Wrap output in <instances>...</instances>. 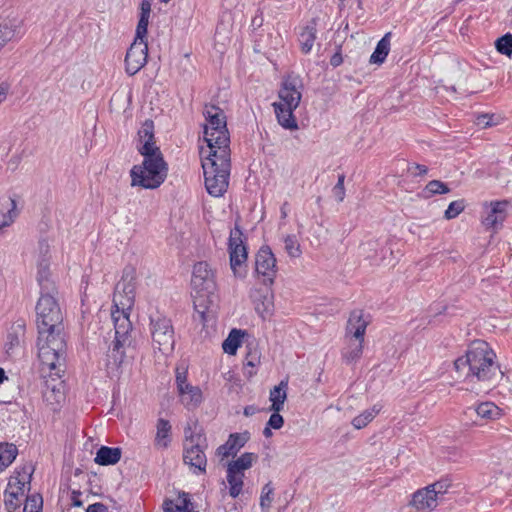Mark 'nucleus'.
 <instances>
[{
	"mask_svg": "<svg viewBox=\"0 0 512 512\" xmlns=\"http://www.w3.org/2000/svg\"><path fill=\"white\" fill-rule=\"evenodd\" d=\"M17 453L18 450L14 444H0V471L6 469L15 460Z\"/></svg>",
	"mask_w": 512,
	"mask_h": 512,
	"instance_id": "ea45409f",
	"label": "nucleus"
},
{
	"mask_svg": "<svg viewBox=\"0 0 512 512\" xmlns=\"http://www.w3.org/2000/svg\"><path fill=\"white\" fill-rule=\"evenodd\" d=\"M278 98L279 101L273 105L297 108L302 98V83L295 77L286 78L278 92Z\"/></svg>",
	"mask_w": 512,
	"mask_h": 512,
	"instance_id": "dca6fc26",
	"label": "nucleus"
},
{
	"mask_svg": "<svg viewBox=\"0 0 512 512\" xmlns=\"http://www.w3.org/2000/svg\"><path fill=\"white\" fill-rule=\"evenodd\" d=\"M4 496L6 509L9 512H12L20 506L25 497V494H22V492L18 491L17 489H11V487L7 486Z\"/></svg>",
	"mask_w": 512,
	"mask_h": 512,
	"instance_id": "a19ab883",
	"label": "nucleus"
},
{
	"mask_svg": "<svg viewBox=\"0 0 512 512\" xmlns=\"http://www.w3.org/2000/svg\"><path fill=\"white\" fill-rule=\"evenodd\" d=\"M200 157L207 192L214 197L222 196L229 186L231 150H200Z\"/></svg>",
	"mask_w": 512,
	"mask_h": 512,
	"instance_id": "20e7f679",
	"label": "nucleus"
},
{
	"mask_svg": "<svg viewBox=\"0 0 512 512\" xmlns=\"http://www.w3.org/2000/svg\"><path fill=\"white\" fill-rule=\"evenodd\" d=\"M284 251L290 258H300L302 255V247L298 237L295 234H286L282 237Z\"/></svg>",
	"mask_w": 512,
	"mask_h": 512,
	"instance_id": "4c0bfd02",
	"label": "nucleus"
},
{
	"mask_svg": "<svg viewBox=\"0 0 512 512\" xmlns=\"http://www.w3.org/2000/svg\"><path fill=\"white\" fill-rule=\"evenodd\" d=\"M48 264H39L38 281L43 289L36 305L38 328V357L44 368L59 376L64 367L66 343L63 336V314L58 300L52 294L54 286L48 283Z\"/></svg>",
	"mask_w": 512,
	"mask_h": 512,
	"instance_id": "f257e3e1",
	"label": "nucleus"
},
{
	"mask_svg": "<svg viewBox=\"0 0 512 512\" xmlns=\"http://www.w3.org/2000/svg\"><path fill=\"white\" fill-rule=\"evenodd\" d=\"M495 48L500 54L505 55L508 58H511V56H512V34L507 33V34L499 37L495 41Z\"/></svg>",
	"mask_w": 512,
	"mask_h": 512,
	"instance_id": "79ce46f5",
	"label": "nucleus"
},
{
	"mask_svg": "<svg viewBox=\"0 0 512 512\" xmlns=\"http://www.w3.org/2000/svg\"><path fill=\"white\" fill-rule=\"evenodd\" d=\"M477 124L482 125L483 127H487L490 125V122L488 121V117L486 115H482L478 117Z\"/></svg>",
	"mask_w": 512,
	"mask_h": 512,
	"instance_id": "4d7b16f0",
	"label": "nucleus"
},
{
	"mask_svg": "<svg viewBox=\"0 0 512 512\" xmlns=\"http://www.w3.org/2000/svg\"><path fill=\"white\" fill-rule=\"evenodd\" d=\"M273 502V487L270 483L263 486L260 496V507L263 512H268Z\"/></svg>",
	"mask_w": 512,
	"mask_h": 512,
	"instance_id": "c03bdc74",
	"label": "nucleus"
},
{
	"mask_svg": "<svg viewBox=\"0 0 512 512\" xmlns=\"http://www.w3.org/2000/svg\"><path fill=\"white\" fill-rule=\"evenodd\" d=\"M23 21L18 18L0 19V52L11 41L22 36Z\"/></svg>",
	"mask_w": 512,
	"mask_h": 512,
	"instance_id": "a211bd4d",
	"label": "nucleus"
},
{
	"mask_svg": "<svg viewBox=\"0 0 512 512\" xmlns=\"http://www.w3.org/2000/svg\"><path fill=\"white\" fill-rule=\"evenodd\" d=\"M454 368L459 378L480 383L485 387L495 385L503 376L495 352L483 340L473 341L465 355L454 361Z\"/></svg>",
	"mask_w": 512,
	"mask_h": 512,
	"instance_id": "7ed1b4c3",
	"label": "nucleus"
},
{
	"mask_svg": "<svg viewBox=\"0 0 512 512\" xmlns=\"http://www.w3.org/2000/svg\"><path fill=\"white\" fill-rule=\"evenodd\" d=\"M278 123L287 130H298V123L293 114L296 108L273 105Z\"/></svg>",
	"mask_w": 512,
	"mask_h": 512,
	"instance_id": "cd10ccee",
	"label": "nucleus"
},
{
	"mask_svg": "<svg viewBox=\"0 0 512 512\" xmlns=\"http://www.w3.org/2000/svg\"><path fill=\"white\" fill-rule=\"evenodd\" d=\"M9 90L10 85L8 83L2 82L0 84V104L7 98Z\"/></svg>",
	"mask_w": 512,
	"mask_h": 512,
	"instance_id": "3c124183",
	"label": "nucleus"
},
{
	"mask_svg": "<svg viewBox=\"0 0 512 512\" xmlns=\"http://www.w3.org/2000/svg\"><path fill=\"white\" fill-rule=\"evenodd\" d=\"M148 58V44L147 40H139L134 38V41L127 50L125 56V71L130 76L139 72L147 63Z\"/></svg>",
	"mask_w": 512,
	"mask_h": 512,
	"instance_id": "4468645a",
	"label": "nucleus"
},
{
	"mask_svg": "<svg viewBox=\"0 0 512 512\" xmlns=\"http://www.w3.org/2000/svg\"><path fill=\"white\" fill-rule=\"evenodd\" d=\"M203 114L206 120L203 132L206 145L201 146L200 150H230V135L223 110L210 105L205 106Z\"/></svg>",
	"mask_w": 512,
	"mask_h": 512,
	"instance_id": "39448f33",
	"label": "nucleus"
},
{
	"mask_svg": "<svg viewBox=\"0 0 512 512\" xmlns=\"http://www.w3.org/2000/svg\"><path fill=\"white\" fill-rule=\"evenodd\" d=\"M161 3H165L167 4L168 2H170L171 0H159Z\"/></svg>",
	"mask_w": 512,
	"mask_h": 512,
	"instance_id": "0e129e2a",
	"label": "nucleus"
},
{
	"mask_svg": "<svg viewBox=\"0 0 512 512\" xmlns=\"http://www.w3.org/2000/svg\"><path fill=\"white\" fill-rule=\"evenodd\" d=\"M316 31L315 23H311L302 29L299 35V43L303 53L307 54L312 50L316 40Z\"/></svg>",
	"mask_w": 512,
	"mask_h": 512,
	"instance_id": "f704fd0d",
	"label": "nucleus"
},
{
	"mask_svg": "<svg viewBox=\"0 0 512 512\" xmlns=\"http://www.w3.org/2000/svg\"><path fill=\"white\" fill-rule=\"evenodd\" d=\"M472 413H475L478 418L486 421L497 420L502 416L501 409L492 402H483L475 407H469L465 412L466 415Z\"/></svg>",
	"mask_w": 512,
	"mask_h": 512,
	"instance_id": "5701e85b",
	"label": "nucleus"
},
{
	"mask_svg": "<svg viewBox=\"0 0 512 512\" xmlns=\"http://www.w3.org/2000/svg\"><path fill=\"white\" fill-rule=\"evenodd\" d=\"M410 170H414L413 173L416 176H423L426 175L428 172V168L425 165L421 164H413V166L410 167Z\"/></svg>",
	"mask_w": 512,
	"mask_h": 512,
	"instance_id": "8fccbe9b",
	"label": "nucleus"
},
{
	"mask_svg": "<svg viewBox=\"0 0 512 512\" xmlns=\"http://www.w3.org/2000/svg\"><path fill=\"white\" fill-rule=\"evenodd\" d=\"M271 429H273L272 427H269L268 424L266 425V427L264 428L263 430V434L266 438H269L272 436V432H271Z\"/></svg>",
	"mask_w": 512,
	"mask_h": 512,
	"instance_id": "bf43d9fd",
	"label": "nucleus"
},
{
	"mask_svg": "<svg viewBox=\"0 0 512 512\" xmlns=\"http://www.w3.org/2000/svg\"><path fill=\"white\" fill-rule=\"evenodd\" d=\"M25 328L26 325L23 320H18L11 325L7 332L6 340L4 343V347L7 353L13 352L14 349L21 345L25 334Z\"/></svg>",
	"mask_w": 512,
	"mask_h": 512,
	"instance_id": "412c9836",
	"label": "nucleus"
},
{
	"mask_svg": "<svg viewBox=\"0 0 512 512\" xmlns=\"http://www.w3.org/2000/svg\"><path fill=\"white\" fill-rule=\"evenodd\" d=\"M86 512H107V507L101 503L89 505Z\"/></svg>",
	"mask_w": 512,
	"mask_h": 512,
	"instance_id": "603ef678",
	"label": "nucleus"
},
{
	"mask_svg": "<svg viewBox=\"0 0 512 512\" xmlns=\"http://www.w3.org/2000/svg\"><path fill=\"white\" fill-rule=\"evenodd\" d=\"M507 200L485 201L481 206L480 221L487 231L497 232L507 218Z\"/></svg>",
	"mask_w": 512,
	"mask_h": 512,
	"instance_id": "9b49d317",
	"label": "nucleus"
},
{
	"mask_svg": "<svg viewBox=\"0 0 512 512\" xmlns=\"http://www.w3.org/2000/svg\"><path fill=\"white\" fill-rule=\"evenodd\" d=\"M244 413H245V415H250L251 414L250 409L249 408H245Z\"/></svg>",
	"mask_w": 512,
	"mask_h": 512,
	"instance_id": "e2e57ef3",
	"label": "nucleus"
},
{
	"mask_svg": "<svg viewBox=\"0 0 512 512\" xmlns=\"http://www.w3.org/2000/svg\"><path fill=\"white\" fill-rule=\"evenodd\" d=\"M244 473H237L233 470L227 469V483L229 485V495L233 498L238 497L244 486Z\"/></svg>",
	"mask_w": 512,
	"mask_h": 512,
	"instance_id": "e433bc0d",
	"label": "nucleus"
},
{
	"mask_svg": "<svg viewBox=\"0 0 512 512\" xmlns=\"http://www.w3.org/2000/svg\"><path fill=\"white\" fill-rule=\"evenodd\" d=\"M205 438L201 431L191 426L185 429L184 462L199 473L206 471L207 459L204 453Z\"/></svg>",
	"mask_w": 512,
	"mask_h": 512,
	"instance_id": "0eeeda50",
	"label": "nucleus"
},
{
	"mask_svg": "<svg viewBox=\"0 0 512 512\" xmlns=\"http://www.w3.org/2000/svg\"><path fill=\"white\" fill-rule=\"evenodd\" d=\"M43 398L46 403L52 407L59 405L64 401V387L61 382L53 384L47 382L43 390Z\"/></svg>",
	"mask_w": 512,
	"mask_h": 512,
	"instance_id": "c756f323",
	"label": "nucleus"
},
{
	"mask_svg": "<svg viewBox=\"0 0 512 512\" xmlns=\"http://www.w3.org/2000/svg\"><path fill=\"white\" fill-rule=\"evenodd\" d=\"M138 137V151L142 156L162 154L155 142L154 124L151 120H146L142 124Z\"/></svg>",
	"mask_w": 512,
	"mask_h": 512,
	"instance_id": "f3484780",
	"label": "nucleus"
},
{
	"mask_svg": "<svg viewBox=\"0 0 512 512\" xmlns=\"http://www.w3.org/2000/svg\"><path fill=\"white\" fill-rule=\"evenodd\" d=\"M382 406L379 404L374 405L373 407L364 410L362 413L357 415L352 419V426L355 429H362L366 427L370 422L373 421V419L379 414L381 411Z\"/></svg>",
	"mask_w": 512,
	"mask_h": 512,
	"instance_id": "c9c22d12",
	"label": "nucleus"
},
{
	"mask_svg": "<svg viewBox=\"0 0 512 512\" xmlns=\"http://www.w3.org/2000/svg\"><path fill=\"white\" fill-rule=\"evenodd\" d=\"M342 62L343 58L340 52L335 53L330 59V64L334 67L339 66Z\"/></svg>",
	"mask_w": 512,
	"mask_h": 512,
	"instance_id": "5fc2aeb1",
	"label": "nucleus"
},
{
	"mask_svg": "<svg viewBox=\"0 0 512 512\" xmlns=\"http://www.w3.org/2000/svg\"><path fill=\"white\" fill-rule=\"evenodd\" d=\"M81 492L79 491H72V505L75 507H81L83 505L82 501L80 500Z\"/></svg>",
	"mask_w": 512,
	"mask_h": 512,
	"instance_id": "864d4df0",
	"label": "nucleus"
},
{
	"mask_svg": "<svg viewBox=\"0 0 512 512\" xmlns=\"http://www.w3.org/2000/svg\"><path fill=\"white\" fill-rule=\"evenodd\" d=\"M288 212H289V204L287 202H285L281 208H280V213H281V218H286L288 216Z\"/></svg>",
	"mask_w": 512,
	"mask_h": 512,
	"instance_id": "13d9d810",
	"label": "nucleus"
},
{
	"mask_svg": "<svg viewBox=\"0 0 512 512\" xmlns=\"http://www.w3.org/2000/svg\"><path fill=\"white\" fill-rule=\"evenodd\" d=\"M230 268L237 278H244L247 273L248 252L243 239V233L238 226L230 231L228 239Z\"/></svg>",
	"mask_w": 512,
	"mask_h": 512,
	"instance_id": "1a4fd4ad",
	"label": "nucleus"
},
{
	"mask_svg": "<svg viewBox=\"0 0 512 512\" xmlns=\"http://www.w3.org/2000/svg\"><path fill=\"white\" fill-rule=\"evenodd\" d=\"M257 459L258 456L255 453L246 452L236 460L230 461L227 464V469L233 470L237 473H245L246 470L253 466Z\"/></svg>",
	"mask_w": 512,
	"mask_h": 512,
	"instance_id": "473e14b6",
	"label": "nucleus"
},
{
	"mask_svg": "<svg viewBox=\"0 0 512 512\" xmlns=\"http://www.w3.org/2000/svg\"><path fill=\"white\" fill-rule=\"evenodd\" d=\"M153 345L163 354H169L174 349V331L171 321L164 317L151 320Z\"/></svg>",
	"mask_w": 512,
	"mask_h": 512,
	"instance_id": "ddd939ff",
	"label": "nucleus"
},
{
	"mask_svg": "<svg viewBox=\"0 0 512 512\" xmlns=\"http://www.w3.org/2000/svg\"><path fill=\"white\" fill-rule=\"evenodd\" d=\"M122 450L118 447L102 446L96 453L95 463L101 466L114 465L121 459Z\"/></svg>",
	"mask_w": 512,
	"mask_h": 512,
	"instance_id": "c85d7f7f",
	"label": "nucleus"
},
{
	"mask_svg": "<svg viewBox=\"0 0 512 512\" xmlns=\"http://www.w3.org/2000/svg\"><path fill=\"white\" fill-rule=\"evenodd\" d=\"M141 165H135L130 172L131 185L145 189L159 187L167 177V164L163 155L143 156Z\"/></svg>",
	"mask_w": 512,
	"mask_h": 512,
	"instance_id": "423d86ee",
	"label": "nucleus"
},
{
	"mask_svg": "<svg viewBox=\"0 0 512 512\" xmlns=\"http://www.w3.org/2000/svg\"><path fill=\"white\" fill-rule=\"evenodd\" d=\"M245 333L239 329H232L228 337L222 343V349L229 355H235L238 348L242 345V339Z\"/></svg>",
	"mask_w": 512,
	"mask_h": 512,
	"instance_id": "72a5a7b5",
	"label": "nucleus"
},
{
	"mask_svg": "<svg viewBox=\"0 0 512 512\" xmlns=\"http://www.w3.org/2000/svg\"><path fill=\"white\" fill-rule=\"evenodd\" d=\"M191 285L201 297L214 293L216 290L215 271L207 262L200 261L193 266Z\"/></svg>",
	"mask_w": 512,
	"mask_h": 512,
	"instance_id": "f8f14e48",
	"label": "nucleus"
},
{
	"mask_svg": "<svg viewBox=\"0 0 512 512\" xmlns=\"http://www.w3.org/2000/svg\"><path fill=\"white\" fill-rule=\"evenodd\" d=\"M391 48V32H387L381 40L378 41L374 52L371 54L369 63L381 65L385 62Z\"/></svg>",
	"mask_w": 512,
	"mask_h": 512,
	"instance_id": "bb28decb",
	"label": "nucleus"
},
{
	"mask_svg": "<svg viewBox=\"0 0 512 512\" xmlns=\"http://www.w3.org/2000/svg\"><path fill=\"white\" fill-rule=\"evenodd\" d=\"M269 427H272L273 429H280L283 427L284 419L280 415V411L272 412L268 422Z\"/></svg>",
	"mask_w": 512,
	"mask_h": 512,
	"instance_id": "de8ad7c7",
	"label": "nucleus"
},
{
	"mask_svg": "<svg viewBox=\"0 0 512 512\" xmlns=\"http://www.w3.org/2000/svg\"><path fill=\"white\" fill-rule=\"evenodd\" d=\"M175 384L179 401L186 409L194 410L202 404L204 400L202 389L188 381L187 366L176 367Z\"/></svg>",
	"mask_w": 512,
	"mask_h": 512,
	"instance_id": "6e6552de",
	"label": "nucleus"
},
{
	"mask_svg": "<svg viewBox=\"0 0 512 512\" xmlns=\"http://www.w3.org/2000/svg\"><path fill=\"white\" fill-rule=\"evenodd\" d=\"M139 9L140 12L135 32V38L139 40H147L148 25L152 12L151 0H142Z\"/></svg>",
	"mask_w": 512,
	"mask_h": 512,
	"instance_id": "4be33fe9",
	"label": "nucleus"
},
{
	"mask_svg": "<svg viewBox=\"0 0 512 512\" xmlns=\"http://www.w3.org/2000/svg\"><path fill=\"white\" fill-rule=\"evenodd\" d=\"M261 364V353L257 347H249L245 358V373L249 378L256 374V368Z\"/></svg>",
	"mask_w": 512,
	"mask_h": 512,
	"instance_id": "58836bf2",
	"label": "nucleus"
},
{
	"mask_svg": "<svg viewBox=\"0 0 512 512\" xmlns=\"http://www.w3.org/2000/svg\"><path fill=\"white\" fill-rule=\"evenodd\" d=\"M5 379L4 370L0 368V383H2Z\"/></svg>",
	"mask_w": 512,
	"mask_h": 512,
	"instance_id": "680f3d73",
	"label": "nucleus"
},
{
	"mask_svg": "<svg viewBox=\"0 0 512 512\" xmlns=\"http://www.w3.org/2000/svg\"><path fill=\"white\" fill-rule=\"evenodd\" d=\"M348 338V344L343 350V358L347 363L357 361L363 353L364 339Z\"/></svg>",
	"mask_w": 512,
	"mask_h": 512,
	"instance_id": "2f4dec72",
	"label": "nucleus"
},
{
	"mask_svg": "<svg viewBox=\"0 0 512 512\" xmlns=\"http://www.w3.org/2000/svg\"><path fill=\"white\" fill-rule=\"evenodd\" d=\"M171 441V425L166 419H159L156 424L154 444L157 448H167Z\"/></svg>",
	"mask_w": 512,
	"mask_h": 512,
	"instance_id": "7c9ffc66",
	"label": "nucleus"
},
{
	"mask_svg": "<svg viewBox=\"0 0 512 512\" xmlns=\"http://www.w3.org/2000/svg\"><path fill=\"white\" fill-rule=\"evenodd\" d=\"M33 469L31 466H24L21 470L16 471L9 479L8 485L11 489H17L25 494L29 489Z\"/></svg>",
	"mask_w": 512,
	"mask_h": 512,
	"instance_id": "a878e982",
	"label": "nucleus"
},
{
	"mask_svg": "<svg viewBox=\"0 0 512 512\" xmlns=\"http://www.w3.org/2000/svg\"><path fill=\"white\" fill-rule=\"evenodd\" d=\"M40 249H41V251L47 253L49 250V246L46 243H40Z\"/></svg>",
	"mask_w": 512,
	"mask_h": 512,
	"instance_id": "052dcab7",
	"label": "nucleus"
},
{
	"mask_svg": "<svg viewBox=\"0 0 512 512\" xmlns=\"http://www.w3.org/2000/svg\"><path fill=\"white\" fill-rule=\"evenodd\" d=\"M465 201L463 199L452 201L444 212V218L451 220L460 215L465 209Z\"/></svg>",
	"mask_w": 512,
	"mask_h": 512,
	"instance_id": "a18cd8bd",
	"label": "nucleus"
},
{
	"mask_svg": "<svg viewBox=\"0 0 512 512\" xmlns=\"http://www.w3.org/2000/svg\"><path fill=\"white\" fill-rule=\"evenodd\" d=\"M287 389L288 382L286 380H282L278 385L274 386L269 393V401L271 402V406L269 408L270 411H282L284 408V404L287 400Z\"/></svg>",
	"mask_w": 512,
	"mask_h": 512,
	"instance_id": "b1692460",
	"label": "nucleus"
},
{
	"mask_svg": "<svg viewBox=\"0 0 512 512\" xmlns=\"http://www.w3.org/2000/svg\"><path fill=\"white\" fill-rule=\"evenodd\" d=\"M247 440L248 436L246 433L230 434L227 441L217 448L216 455L220 458V460L235 456L238 451L245 445Z\"/></svg>",
	"mask_w": 512,
	"mask_h": 512,
	"instance_id": "6ab92c4d",
	"label": "nucleus"
},
{
	"mask_svg": "<svg viewBox=\"0 0 512 512\" xmlns=\"http://www.w3.org/2000/svg\"><path fill=\"white\" fill-rule=\"evenodd\" d=\"M425 197H431L436 194H447L450 192L448 186L439 180H432L428 182L423 190Z\"/></svg>",
	"mask_w": 512,
	"mask_h": 512,
	"instance_id": "37998d69",
	"label": "nucleus"
},
{
	"mask_svg": "<svg viewBox=\"0 0 512 512\" xmlns=\"http://www.w3.org/2000/svg\"><path fill=\"white\" fill-rule=\"evenodd\" d=\"M255 271L263 277V282L272 284L277 274L276 258L267 246L261 247L255 258Z\"/></svg>",
	"mask_w": 512,
	"mask_h": 512,
	"instance_id": "2eb2a0df",
	"label": "nucleus"
},
{
	"mask_svg": "<svg viewBox=\"0 0 512 512\" xmlns=\"http://www.w3.org/2000/svg\"><path fill=\"white\" fill-rule=\"evenodd\" d=\"M444 482H435L412 494L409 506L416 512H432L438 506V499L447 492Z\"/></svg>",
	"mask_w": 512,
	"mask_h": 512,
	"instance_id": "9d476101",
	"label": "nucleus"
},
{
	"mask_svg": "<svg viewBox=\"0 0 512 512\" xmlns=\"http://www.w3.org/2000/svg\"><path fill=\"white\" fill-rule=\"evenodd\" d=\"M42 499L39 496H32L26 499L23 512H41Z\"/></svg>",
	"mask_w": 512,
	"mask_h": 512,
	"instance_id": "49530a36",
	"label": "nucleus"
},
{
	"mask_svg": "<svg viewBox=\"0 0 512 512\" xmlns=\"http://www.w3.org/2000/svg\"><path fill=\"white\" fill-rule=\"evenodd\" d=\"M333 192L339 202H342L344 200L345 188H344V176L343 175L339 176L338 182L336 183V185L333 188Z\"/></svg>",
	"mask_w": 512,
	"mask_h": 512,
	"instance_id": "09e8293b",
	"label": "nucleus"
},
{
	"mask_svg": "<svg viewBox=\"0 0 512 512\" xmlns=\"http://www.w3.org/2000/svg\"><path fill=\"white\" fill-rule=\"evenodd\" d=\"M16 201L10 196L0 198V229L9 226L17 216Z\"/></svg>",
	"mask_w": 512,
	"mask_h": 512,
	"instance_id": "393cba45",
	"label": "nucleus"
},
{
	"mask_svg": "<svg viewBox=\"0 0 512 512\" xmlns=\"http://www.w3.org/2000/svg\"><path fill=\"white\" fill-rule=\"evenodd\" d=\"M264 309L263 311L266 313H270L273 307L271 297L265 296V302L263 303Z\"/></svg>",
	"mask_w": 512,
	"mask_h": 512,
	"instance_id": "6e6d98bb",
	"label": "nucleus"
},
{
	"mask_svg": "<svg viewBox=\"0 0 512 512\" xmlns=\"http://www.w3.org/2000/svg\"><path fill=\"white\" fill-rule=\"evenodd\" d=\"M135 287L131 282H121L116 286L113 296L115 310L111 317L114 323L115 339L107 354L106 370L111 378L119 379L130 375L134 356L128 352L132 348V324L129 312L134 305Z\"/></svg>",
	"mask_w": 512,
	"mask_h": 512,
	"instance_id": "f03ea898",
	"label": "nucleus"
},
{
	"mask_svg": "<svg viewBox=\"0 0 512 512\" xmlns=\"http://www.w3.org/2000/svg\"><path fill=\"white\" fill-rule=\"evenodd\" d=\"M369 320L361 310L353 311L350 314L346 336L350 338L364 339Z\"/></svg>",
	"mask_w": 512,
	"mask_h": 512,
	"instance_id": "aec40b11",
	"label": "nucleus"
}]
</instances>
